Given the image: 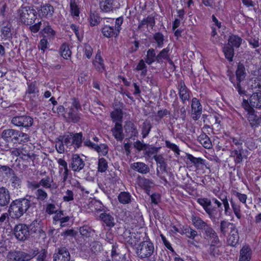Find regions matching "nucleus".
<instances>
[{"label": "nucleus", "mask_w": 261, "mask_h": 261, "mask_svg": "<svg viewBox=\"0 0 261 261\" xmlns=\"http://www.w3.org/2000/svg\"><path fill=\"white\" fill-rule=\"evenodd\" d=\"M92 65L94 69L100 73L106 71V67L105 64L104 59L102 57V51L98 49L92 61Z\"/></svg>", "instance_id": "15"}, {"label": "nucleus", "mask_w": 261, "mask_h": 261, "mask_svg": "<svg viewBox=\"0 0 261 261\" xmlns=\"http://www.w3.org/2000/svg\"><path fill=\"white\" fill-rule=\"evenodd\" d=\"M220 230L224 236L228 232L227 237V244L232 247H236L239 243V236L235 225L227 221L222 220L220 222Z\"/></svg>", "instance_id": "5"}, {"label": "nucleus", "mask_w": 261, "mask_h": 261, "mask_svg": "<svg viewBox=\"0 0 261 261\" xmlns=\"http://www.w3.org/2000/svg\"><path fill=\"white\" fill-rule=\"evenodd\" d=\"M100 18L99 14L94 12L91 13L89 16V20L91 27L97 25L100 22Z\"/></svg>", "instance_id": "57"}, {"label": "nucleus", "mask_w": 261, "mask_h": 261, "mask_svg": "<svg viewBox=\"0 0 261 261\" xmlns=\"http://www.w3.org/2000/svg\"><path fill=\"white\" fill-rule=\"evenodd\" d=\"M132 196L128 192H121L118 196L119 202L123 204L130 203L132 202Z\"/></svg>", "instance_id": "45"}, {"label": "nucleus", "mask_w": 261, "mask_h": 261, "mask_svg": "<svg viewBox=\"0 0 261 261\" xmlns=\"http://www.w3.org/2000/svg\"><path fill=\"white\" fill-rule=\"evenodd\" d=\"M229 80L231 83L232 84L233 87L240 96L246 95L247 91L245 90V88H243L241 86V82L242 81H237L234 75L229 76Z\"/></svg>", "instance_id": "35"}, {"label": "nucleus", "mask_w": 261, "mask_h": 261, "mask_svg": "<svg viewBox=\"0 0 261 261\" xmlns=\"http://www.w3.org/2000/svg\"><path fill=\"white\" fill-rule=\"evenodd\" d=\"M36 199L38 201H44L48 197L47 193L42 189H38L35 192Z\"/></svg>", "instance_id": "62"}, {"label": "nucleus", "mask_w": 261, "mask_h": 261, "mask_svg": "<svg viewBox=\"0 0 261 261\" xmlns=\"http://www.w3.org/2000/svg\"><path fill=\"white\" fill-rule=\"evenodd\" d=\"M31 206V201L27 198H18L13 200L10 204L8 211L9 217L14 219L21 217Z\"/></svg>", "instance_id": "6"}, {"label": "nucleus", "mask_w": 261, "mask_h": 261, "mask_svg": "<svg viewBox=\"0 0 261 261\" xmlns=\"http://www.w3.org/2000/svg\"><path fill=\"white\" fill-rule=\"evenodd\" d=\"M125 131L129 138L135 140L138 136V131L134 123L129 122L124 126Z\"/></svg>", "instance_id": "31"}, {"label": "nucleus", "mask_w": 261, "mask_h": 261, "mask_svg": "<svg viewBox=\"0 0 261 261\" xmlns=\"http://www.w3.org/2000/svg\"><path fill=\"white\" fill-rule=\"evenodd\" d=\"M33 255L27 253L15 251L10 252L7 255L8 261H27L30 260Z\"/></svg>", "instance_id": "17"}, {"label": "nucleus", "mask_w": 261, "mask_h": 261, "mask_svg": "<svg viewBox=\"0 0 261 261\" xmlns=\"http://www.w3.org/2000/svg\"><path fill=\"white\" fill-rule=\"evenodd\" d=\"M10 196L9 192L5 187L0 188V205L5 206L10 201Z\"/></svg>", "instance_id": "39"}, {"label": "nucleus", "mask_w": 261, "mask_h": 261, "mask_svg": "<svg viewBox=\"0 0 261 261\" xmlns=\"http://www.w3.org/2000/svg\"><path fill=\"white\" fill-rule=\"evenodd\" d=\"M30 233H41L42 231V223L41 221H33L29 226Z\"/></svg>", "instance_id": "44"}, {"label": "nucleus", "mask_w": 261, "mask_h": 261, "mask_svg": "<svg viewBox=\"0 0 261 261\" xmlns=\"http://www.w3.org/2000/svg\"><path fill=\"white\" fill-rule=\"evenodd\" d=\"M123 113L120 108L115 109L110 113V117L113 123H122Z\"/></svg>", "instance_id": "37"}, {"label": "nucleus", "mask_w": 261, "mask_h": 261, "mask_svg": "<svg viewBox=\"0 0 261 261\" xmlns=\"http://www.w3.org/2000/svg\"><path fill=\"white\" fill-rule=\"evenodd\" d=\"M83 53L84 56H85L88 59H90L92 56L93 48L90 44L85 43L83 45Z\"/></svg>", "instance_id": "64"}, {"label": "nucleus", "mask_w": 261, "mask_h": 261, "mask_svg": "<svg viewBox=\"0 0 261 261\" xmlns=\"http://www.w3.org/2000/svg\"><path fill=\"white\" fill-rule=\"evenodd\" d=\"M234 51V48L232 46H230V45H226L223 48V52L224 53L225 57L229 62L233 61Z\"/></svg>", "instance_id": "49"}, {"label": "nucleus", "mask_w": 261, "mask_h": 261, "mask_svg": "<svg viewBox=\"0 0 261 261\" xmlns=\"http://www.w3.org/2000/svg\"><path fill=\"white\" fill-rule=\"evenodd\" d=\"M247 152L246 149L232 148V149L230 150V156L233 159L236 164H239L243 162L244 158L246 156L245 152Z\"/></svg>", "instance_id": "22"}, {"label": "nucleus", "mask_w": 261, "mask_h": 261, "mask_svg": "<svg viewBox=\"0 0 261 261\" xmlns=\"http://www.w3.org/2000/svg\"><path fill=\"white\" fill-rule=\"evenodd\" d=\"M54 261H70V255L68 249L65 247L56 249L53 255Z\"/></svg>", "instance_id": "18"}, {"label": "nucleus", "mask_w": 261, "mask_h": 261, "mask_svg": "<svg viewBox=\"0 0 261 261\" xmlns=\"http://www.w3.org/2000/svg\"><path fill=\"white\" fill-rule=\"evenodd\" d=\"M131 167L134 170L142 174L147 173L149 171L148 166L142 162L134 163L132 164Z\"/></svg>", "instance_id": "46"}, {"label": "nucleus", "mask_w": 261, "mask_h": 261, "mask_svg": "<svg viewBox=\"0 0 261 261\" xmlns=\"http://www.w3.org/2000/svg\"><path fill=\"white\" fill-rule=\"evenodd\" d=\"M115 0H99V6L101 12L103 13L113 12L119 8Z\"/></svg>", "instance_id": "16"}, {"label": "nucleus", "mask_w": 261, "mask_h": 261, "mask_svg": "<svg viewBox=\"0 0 261 261\" xmlns=\"http://www.w3.org/2000/svg\"><path fill=\"white\" fill-rule=\"evenodd\" d=\"M202 107L199 99L193 97L191 101V115L193 119L198 120L202 113Z\"/></svg>", "instance_id": "20"}, {"label": "nucleus", "mask_w": 261, "mask_h": 261, "mask_svg": "<svg viewBox=\"0 0 261 261\" xmlns=\"http://www.w3.org/2000/svg\"><path fill=\"white\" fill-rule=\"evenodd\" d=\"M152 128V125L149 121L145 120L143 122L141 127V135L143 138H146Z\"/></svg>", "instance_id": "50"}, {"label": "nucleus", "mask_w": 261, "mask_h": 261, "mask_svg": "<svg viewBox=\"0 0 261 261\" xmlns=\"http://www.w3.org/2000/svg\"><path fill=\"white\" fill-rule=\"evenodd\" d=\"M99 217L105 230H110L115 226L114 218L110 214L104 212L99 215Z\"/></svg>", "instance_id": "19"}, {"label": "nucleus", "mask_w": 261, "mask_h": 261, "mask_svg": "<svg viewBox=\"0 0 261 261\" xmlns=\"http://www.w3.org/2000/svg\"><path fill=\"white\" fill-rule=\"evenodd\" d=\"M121 242L130 247H134L136 244V238L133 237L130 231L123 232L121 237Z\"/></svg>", "instance_id": "33"}, {"label": "nucleus", "mask_w": 261, "mask_h": 261, "mask_svg": "<svg viewBox=\"0 0 261 261\" xmlns=\"http://www.w3.org/2000/svg\"><path fill=\"white\" fill-rule=\"evenodd\" d=\"M245 68L243 64L239 63L238 64L236 71V77L237 81H243L246 76Z\"/></svg>", "instance_id": "47"}, {"label": "nucleus", "mask_w": 261, "mask_h": 261, "mask_svg": "<svg viewBox=\"0 0 261 261\" xmlns=\"http://www.w3.org/2000/svg\"><path fill=\"white\" fill-rule=\"evenodd\" d=\"M181 231V235H185L187 238L193 241H195V238L198 236L197 231L193 228L190 225H182Z\"/></svg>", "instance_id": "26"}, {"label": "nucleus", "mask_w": 261, "mask_h": 261, "mask_svg": "<svg viewBox=\"0 0 261 261\" xmlns=\"http://www.w3.org/2000/svg\"><path fill=\"white\" fill-rule=\"evenodd\" d=\"M227 137L228 138L226 141L229 143L231 149H232V148H235V146L237 147L236 149L244 148L243 146L244 140L242 137H233L230 135H228Z\"/></svg>", "instance_id": "32"}, {"label": "nucleus", "mask_w": 261, "mask_h": 261, "mask_svg": "<svg viewBox=\"0 0 261 261\" xmlns=\"http://www.w3.org/2000/svg\"><path fill=\"white\" fill-rule=\"evenodd\" d=\"M212 200L215 204V205L210 206L208 211L206 213L208 215V217L213 222H216L222 216L223 208L222 203L216 198H212Z\"/></svg>", "instance_id": "10"}, {"label": "nucleus", "mask_w": 261, "mask_h": 261, "mask_svg": "<svg viewBox=\"0 0 261 261\" xmlns=\"http://www.w3.org/2000/svg\"><path fill=\"white\" fill-rule=\"evenodd\" d=\"M136 253L138 257L143 261H156L157 252L154 243L148 236L139 243Z\"/></svg>", "instance_id": "4"}, {"label": "nucleus", "mask_w": 261, "mask_h": 261, "mask_svg": "<svg viewBox=\"0 0 261 261\" xmlns=\"http://www.w3.org/2000/svg\"><path fill=\"white\" fill-rule=\"evenodd\" d=\"M21 21L25 25L33 24L37 17L38 13L33 8L25 7L19 11Z\"/></svg>", "instance_id": "9"}, {"label": "nucleus", "mask_w": 261, "mask_h": 261, "mask_svg": "<svg viewBox=\"0 0 261 261\" xmlns=\"http://www.w3.org/2000/svg\"><path fill=\"white\" fill-rule=\"evenodd\" d=\"M80 2V0H69L70 13L75 19L79 18L81 13Z\"/></svg>", "instance_id": "27"}, {"label": "nucleus", "mask_w": 261, "mask_h": 261, "mask_svg": "<svg viewBox=\"0 0 261 261\" xmlns=\"http://www.w3.org/2000/svg\"><path fill=\"white\" fill-rule=\"evenodd\" d=\"M199 142L206 149H211L212 148V143L209 137L205 133L201 134L198 137Z\"/></svg>", "instance_id": "43"}, {"label": "nucleus", "mask_w": 261, "mask_h": 261, "mask_svg": "<svg viewBox=\"0 0 261 261\" xmlns=\"http://www.w3.org/2000/svg\"><path fill=\"white\" fill-rule=\"evenodd\" d=\"M161 240L163 245L165 246L166 249L169 250L173 255H177L175 251L172 247L170 242L167 239L166 237L162 233L160 235Z\"/></svg>", "instance_id": "61"}, {"label": "nucleus", "mask_w": 261, "mask_h": 261, "mask_svg": "<svg viewBox=\"0 0 261 261\" xmlns=\"http://www.w3.org/2000/svg\"><path fill=\"white\" fill-rule=\"evenodd\" d=\"M85 162L83 159L78 154L72 155L70 167L75 172H79L84 168Z\"/></svg>", "instance_id": "21"}, {"label": "nucleus", "mask_w": 261, "mask_h": 261, "mask_svg": "<svg viewBox=\"0 0 261 261\" xmlns=\"http://www.w3.org/2000/svg\"><path fill=\"white\" fill-rule=\"evenodd\" d=\"M146 63L148 65H151L154 62H157L156 55L155 50L153 48H149L147 51L145 56L143 59Z\"/></svg>", "instance_id": "38"}, {"label": "nucleus", "mask_w": 261, "mask_h": 261, "mask_svg": "<svg viewBox=\"0 0 261 261\" xmlns=\"http://www.w3.org/2000/svg\"><path fill=\"white\" fill-rule=\"evenodd\" d=\"M155 16L152 14L149 15L146 18H143L142 20L139 21L138 23V28L141 29L144 28L145 25L146 27L149 26L150 28H153V27L155 26Z\"/></svg>", "instance_id": "34"}, {"label": "nucleus", "mask_w": 261, "mask_h": 261, "mask_svg": "<svg viewBox=\"0 0 261 261\" xmlns=\"http://www.w3.org/2000/svg\"><path fill=\"white\" fill-rule=\"evenodd\" d=\"M190 219L193 226L197 230L202 231L204 246L208 255L214 258L221 256L223 254L224 246L211 225L204 221L199 214L195 213L192 214Z\"/></svg>", "instance_id": "1"}, {"label": "nucleus", "mask_w": 261, "mask_h": 261, "mask_svg": "<svg viewBox=\"0 0 261 261\" xmlns=\"http://www.w3.org/2000/svg\"><path fill=\"white\" fill-rule=\"evenodd\" d=\"M79 232L82 238L88 242H92L97 238L96 231L92 227L88 225H84L80 227Z\"/></svg>", "instance_id": "13"}, {"label": "nucleus", "mask_w": 261, "mask_h": 261, "mask_svg": "<svg viewBox=\"0 0 261 261\" xmlns=\"http://www.w3.org/2000/svg\"><path fill=\"white\" fill-rule=\"evenodd\" d=\"M187 160L192 163L196 168L204 164L205 160L201 158H196L191 154H187Z\"/></svg>", "instance_id": "53"}, {"label": "nucleus", "mask_w": 261, "mask_h": 261, "mask_svg": "<svg viewBox=\"0 0 261 261\" xmlns=\"http://www.w3.org/2000/svg\"><path fill=\"white\" fill-rule=\"evenodd\" d=\"M242 107L246 113L245 117L251 128L255 129L261 124V115L251 106L248 100L243 99Z\"/></svg>", "instance_id": "8"}, {"label": "nucleus", "mask_w": 261, "mask_h": 261, "mask_svg": "<svg viewBox=\"0 0 261 261\" xmlns=\"http://www.w3.org/2000/svg\"><path fill=\"white\" fill-rule=\"evenodd\" d=\"M18 130L13 129H8L3 130L2 134V138L8 143L14 144Z\"/></svg>", "instance_id": "25"}, {"label": "nucleus", "mask_w": 261, "mask_h": 261, "mask_svg": "<svg viewBox=\"0 0 261 261\" xmlns=\"http://www.w3.org/2000/svg\"><path fill=\"white\" fill-rule=\"evenodd\" d=\"M14 173L13 169L8 166L0 165V176L9 178Z\"/></svg>", "instance_id": "54"}, {"label": "nucleus", "mask_w": 261, "mask_h": 261, "mask_svg": "<svg viewBox=\"0 0 261 261\" xmlns=\"http://www.w3.org/2000/svg\"><path fill=\"white\" fill-rule=\"evenodd\" d=\"M13 232L18 240L22 241L27 240L30 235L29 226L22 223L17 224L14 228Z\"/></svg>", "instance_id": "11"}, {"label": "nucleus", "mask_w": 261, "mask_h": 261, "mask_svg": "<svg viewBox=\"0 0 261 261\" xmlns=\"http://www.w3.org/2000/svg\"><path fill=\"white\" fill-rule=\"evenodd\" d=\"M230 202L234 214L238 219H240L241 218V210L240 205L239 203H236L232 199H231Z\"/></svg>", "instance_id": "60"}, {"label": "nucleus", "mask_w": 261, "mask_h": 261, "mask_svg": "<svg viewBox=\"0 0 261 261\" xmlns=\"http://www.w3.org/2000/svg\"><path fill=\"white\" fill-rule=\"evenodd\" d=\"M197 202L201 205L203 210L206 212L210 206H212L213 202L212 199H208L206 197H200L197 199Z\"/></svg>", "instance_id": "51"}, {"label": "nucleus", "mask_w": 261, "mask_h": 261, "mask_svg": "<svg viewBox=\"0 0 261 261\" xmlns=\"http://www.w3.org/2000/svg\"><path fill=\"white\" fill-rule=\"evenodd\" d=\"M169 116L170 118L171 117V115L170 111L167 109L159 110L156 115H155V119L156 121H159L162 119L164 117Z\"/></svg>", "instance_id": "63"}, {"label": "nucleus", "mask_w": 261, "mask_h": 261, "mask_svg": "<svg viewBox=\"0 0 261 261\" xmlns=\"http://www.w3.org/2000/svg\"><path fill=\"white\" fill-rule=\"evenodd\" d=\"M11 155L16 157H19L25 163L22 165V168L20 167V164L19 163L18 166L19 168L25 169L28 167V164H30L31 162H34L35 155L31 149V147L27 144L23 145L21 147L14 148L11 151Z\"/></svg>", "instance_id": "7"}, {"label": "nucleus", "mask_w": 261, "mask_h": 261, "mask_svg": "<svg viewBox=\"0 0 261 261\" xmlns=\"http://www.w3.org/2000/svg\"><path fill=\"white\" fill-rule=\"evenodd\" d=\"M61 56L66 60L70 59L71 57L72 52L69 48L68 43L64 42L61 44L60 49Z\"/></svg>", "instance_id": "42"}, {"label": "nucleus", "mask_w": 261, "mask_h": 261, "mask_svg": "<svg viewBox=\"0 0 261 261\" xmlns=\"http://www.w3.org/2000/svg\"><path fill=\"white\" fill-rule=\"evenodd\" d=\"M27 89L25 92V95L28 98H31L32 96L30 95L33 94V97H35L36 95L38 94L39 93V90L37 86L36 81L32 82L30 83H27Z\"/></svg>", "instance_id": "41"}, {"label": "nucleus", "mask_w": 261, "mask_h": 261, "mask_svg": "<svg viewBox=\"0 0 261 261\" xmlns=\"http://www.w3.org/2000/svg\"><path fill=\"white\" fill-rule=\"evenodd\" d=\"M242 42V39L241 37H239L238 35H232L229 36L227 45L232 46L233 48L234 47L239 48Z\"/></svg>", "instance_id": "48"}, {"label": "nucleus", "mask_w": 261, "mask_h": 261, "mask_svg": "<svg viewBox=\"0 0 261 261\" xmlns=\"http://www.w3.org/2000/svg\"><path fill=\"white\" fill-rule=\"evenodd\" d=\"M83 143V133H70L69 135H65L62 137L59 142L56 144V148L59 153H63L65 151V146L68 151H75L80 148Z\"/></svg>", "instance_id": "2"}, {"label": "nucleus", "mask_w": 261, "mask_h": 261, "mask_svg": "<svg viewBox=\"0 0 261 261\" xmlns=\"http://www.w3.org/2000/svg\"><path fill=\"white\" fill-rule=\"evenodd\" d=\"M218 198L222 201L224 207V214L226 216H230L231 214V211L230 208L227 196L224 195L223 196H218Z\"/></svg>", "instance_id": "56"}, {"label": "nucleus", "mask_w": 261, "mask_h": 261, "mask_svg": "<svg viewBox=\"0 0 261 261\" xmlns=\"http://www.w3.org/2000/svg\"><path fill=\"white\" fill-rule=\"evenodd\" d=\"M113 137L117 141H121L124 139L122 123H116L111 130Z\"/></svg>", "instance_id": "30"}, {"label": "nucleus", "mask_w": 261, "mask_h": 261, "mask_svg": "<svg viewBox=\"0 0 261 261\" xmlns=\"http://www.w3.org/2000/svg\"><path fill=\"white\" fill-rule=\"evenodd\" d=\"M135 70L137 71H141V75L142 76H145L147 75L148 71L147 66L144 59L139 60L135 68Z\"/></svg>", "instance_id": "52"}, {"label": "nucleus", "mask_w": 261, "mask_h": 261, "mask_svg": "<svg viewBox=\"0 0 261 261\" xmlns=\"http://www.w3.org/2000/svg\"><path fill=\"white\" fill-rule=\"evenodd\" d=\"M63 117L67 122L76 123L80 120L79 111L74 109L73 107L69 108L68 112Z\"/></svg>", "instance_id": "23"}, {"label": "nucleus", "mask_w": 261, "mask_h": 261, "mask_svg": "<svg viewBox=\"0 0 261 261\" xmlns=\"http://www.w3.org/2000/svg\"><path fill=\"white\" fill-rule=\"evenodd\" d=\"M11 123L15 126L28 128L33 125V119L27 115L15 116L12 118Z\"/></svg>", "instance_id": "12"}, {"label": "nucleus", "mask_w": 261, "mask_h": 261, "mask_svg": "<svg viewBox=\"0 0 261 261\" xmlns=\"http://www.w3.org/2000/svg\"><path fill=\"white\" fill-rule=\"evenodd\" d=\"M252 250L249 245H244L240 249L239 261H250Z\"/></svg>", "instance_id": "29"}, {"label": "nucleus", "mask_w": 261, "mask_h": 261, "mask_svg": "<svg viewBox=\"0 0 261 261\" xmlns=\"http://www.w3.org/2000/svg\"><path fill=\"white\" fill-rule=\"evenodd\" d=\"M249 103L257 109H261V92L253 93L249 98Z\"/></svg>", "instance_id": "40"}, {"label": "nucleus", "mask_w": 261, "mask_h": 261, "mask_svg": "<svg viewBox=\"0 0 261 261\" xmlns=\"http://www.w3.org/2000/svg\"><path fill=\"white\" fill-rule=\"evenodd\" d=\"M169 51L170 49L168 47H166L161 50L156 55L157 63H162L164 60H166L170 63H172L173 62L170 58Z\"/></svg>", "instance_id": "36"}, {"label": "nucleus", "mask_w": 261, "mask_h": 261, "mask_svg": "<svg viewBox=\"0 0 261 261\" xmlns=\"http://www.w3.org/2000/svg\"><path fill=\"white\" fill-rule=\"evenodd\" d=\"M12 25L10 22H3L1 27V36L2 40H7L12 38Z\"/></svg>", "instance_id": "28"}, {"label": "nucleus", "mask_w": 261, "mask_h": 261, "mask_svg": "<svg viewBox=\"0 0 261 261\" xmlns=\"http://www.w3.org/2000/svg\"><path fill=\"white\" fill-rule=\"evenodd\" d=\"M123 17L121 16L117 18L110 17L104 18V21L101 28V33L103 37L107 38L117 37L122 30Z\"/></svg>", "instance_id": "3"}, {"label": "nucleus", "mask_w": 261, "mask_h": 261, "mask_svg": "<svg viewBox=\"0 0 261 261\" xmlns=\"http://www.w3.org/2000/svg\"><path fill=\"white\" fill-rule=\"evenodd\" d=\"M177 89L182 102L184 104L186 103V101L190 100L192 93L186 86L184 80H180L177 82Z\"/></svg>", "instance_id": "14"}, {"label": "nucleus", "mask_w": 261, "mask_h": 261, "mask_svg": "<svg viewBox=\"0 0 261 261\" xmlns=\"http://www.w3.org/2000/svg\"><path fill=\"white\" fill-rule=\"evenodd\" d=\"M14 144H22L28 142L30 140V136L26 133L18 130L17 136H16Z\"/></svg>", "instance_id": "55"}, {"label": "nucleus", "mask_w": 261, "mask_h": 261, "mask_svg": "<svg viewBox=\"0 0 261 261\" xmlns=\"http://www.w3.org/2000/svg\"><path fill=\"white\" fill-rule=\"evenodd\" d=\"M108 168L107 161L103 158H99L97 164V171L100 173L105 172Z\"/></svg>", "instance_id": "58"}, {"label": "nucleus", "mask_w": 261, "mask_h": 261, "mask_svg": "<svg viewBox=\"0 0 261 261\" xmlns=\"http://www.w3.org/2000/svg\"><path fill=\"white\" fill-rule=\"evenodd\" d=\"M54 12V8L53 6L49 4L41 5L40 9L38 10V14L41 17L49 18L53 16Z\"/></svg>", "instance_id": "24"}, {"label": "nucleus", "mask_w": 261, "mask_h": 261, "mask_svg": "<svg viewBox=\"0 0 261 261\" xmlns=\"http://www.w3.org/2000/svg\"><path fill=\"white\" fill-rule=\"evenodd\" d=\"M153 38L155 43L157 44V46L159 48H162L164 44V36L161 32H156L154 34Z\"/></svg>", "instance_id": "59"}]
</instances>
